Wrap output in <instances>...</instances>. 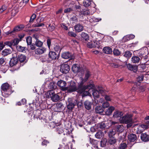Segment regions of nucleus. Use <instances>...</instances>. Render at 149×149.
<instances>
[{
	"label": "nucleus",
	"instance_id": "obj_47",
	"mask_svg": "<svg viewBox=\"0 0 149 149\" xmlns=\"http://www.w3.org/2000/svg\"><path fill=\"white\" fill-rule=\"evenodd\" d=\"M70 21L73 22H77L78 21L77 18L75 16H73L70 19Z\"/></svg>",
	"mask_w": 149,
	"mask_h": 149
},
{
	"label": "nucleus",
	"instance_id": "obj_1",
	"mask_svg": "<svg viewBox=\"0 0 149 149\" xmlns=\"http://www.w3.org/2000/svg\"><path fill=\"white\" fill-rule=\"evenodd\" d=\"M11 89V87L8 83H6L3 84L1 86L2 95L5 97H8L13 92Z\"/></svg>",
	"mask_w": 149,
	"mask_h": 149
},
{
	"label": "nucleus",
	"instance_id": "obj_39",
	"mask_svg": "<svg viewBox=\"0 0 149 149\" xmlns=\"http://www.w3.org/2000/svg\"><path fill=\"white\" fill-rule=\"evenodd\" d=\"M80 13L84 15H86L90 13V11L88 9H83L81 11Z\"/></svg>",
	"mask_w": 149,
	"mask_h": 149
},
{
	"label": "nucleus",
	"instance_id": "obj_57",
	"mask_svg": "<svg viewBox=\"0 0 149 149\" xmlns=\"http://www.w3.org/2000/svg\"><path fill=\"white\" fill-rule=\"evenodd\" d=\"M44 24L43 23L36 24L33 25V27H39L40 26H44Z\"/></svg>",
	"mask_w": 149,
	"mask_h": 149
},
{
	"label": "nucleus",
	"instance_id": "obj_61",
	"mask_svg": "<svg viewBox=\"0 0 149 149\" xmlns=\"http://www.w3.org/2000/svg\"><path fill=\"white\" fill-rule=\"evenodd\" d=\"M4 44L6 45H8L10 47H11L12 45V41H7L4 42Z\"/></svg>",
	"mask_w": 149,
	"mask_h": 149
},
{
	"label": "nucleus",
	"instance_id": "obj_19",
	"mask_svg": "<svg viewBox=\"0 0 149 149\" xmlns=\"http://www.w3.org/2000/svg\"><path fill=\"white\" fill-rule=\"evenodd\" d=\"M128 139L130 141L134 142L136 139L137 137L135 134L131 133L128 135Z\"/></svg>",
	"mask_w": 149,
	"mask_h": 149
},
{
	"label": "nucleus",
	"instance_id": "obj_45",
	"mask_svg": "<svg viewBox=\"0 0 149 149\" xmlns=\"http://www.w3.org/2000/svg\"><path fill=\"white\" fill-rule=\"evenodd\" d=\"M73 9H74V8H72V7H70L68 8L65 9L64 11V12L65 13H68L73 10Z\"/></svg>",
	"mask_w": 149,
	"mask_h": 149
},
{
	"label": "nucleus",
	"instance_id": "obj_21",
	"mask_svg": "<svg viewBox=\"0 0 149 149\" xmlns=\"http://www.w3.org/2000/svg\"><path fill=\"white\" fill-rule=\"evenodd\" d=\"M115 109V108L113 107H110L107 109L105 112V114L107 115H110L113 111Z\"/></svg>",
	"mask_w": 149,
	"mask_h": 149
},
{
	"label": "nucleus",
	"instance_id": "obj_53",
	"mask_svg": "<svg viewBox=\"0 0 149 149\" xmlns=\"http://www.w3.org/2000/svg\"><path fill=\"white\" fill-rule=\"evenodd\" d=\"M143 77L144 76L143 75H141L137 77V81L138 82H140L143 80Z\"/></svg>",
	"mask_w": 149,
	"mask_h": 149
},
{
	"label": "nucleus",
	"instance_id": "obj_9",
	"mask_svg": "<svg viewBox=\"0 0 149 149\" xmlns=\"http://www.w3.org/2000/svg\"><path fill=\"white\" fill-rule=\"evenodd\" d=\"M83 3L84 6L85 7L91 6L94 8L95 6L92 0H84Z\"/></svg>",
	"mask_w": 149,
	"mask_h": 149
},
{
	"label": "nucleus",
	"instance_id": "obj_29",
	"mask_svg": "<svg viewBox=\"0 0 149 149\" xmlns=\"http://www.w3.org/2000/svg\"><path fill=\"white\" fill-rule=\"evenodd\" d=\"M95 136L96 138L100 139L103 138L104 134L102 132L99 131L96 133Z\"/></svg>",
	"mask_w": 149,
	"mask_h": 149
},
{
	"label": "nucleus",
	"instance_id": "obj_40",
	"mask_svg": "<svg viewBox=\"0 0 149 149\" xmlns=\"http://www.w3.org/2000/svg\"><path fill=\"white\" fill-rule=\"evenodd\" d=\"M20 41L18 38H15L12 41V45L15 46L17 45Z\"/></svg>",
	"mask_w": 149,
	"mask_h": 149
},
{
	"label": "nucleus",
	"instance_id": "obj_46",
	"mask_svg": "<svg viewBox=\"0 0 149 149\" xmlns=\"http://www.w3.org/2000/svg\"><path fill=\"white\" fill-rule=\"evenodd\" d=\"M46 57L47 58V61L51 62L53 60H55L56 58V56H46Z\"/></svg>",
	"mask_w": 149,
	"mask_h": 149
},
{
	"label": "nucleus",
	"instance_id": "obj_5",
	"mask_svg": "<svg viewBox=\"0 0 149 149\" xmlns=\"http://www.w3.org/2000/svg\"><path fill=\"white\" fill-rule=\"evenodd\" d=\"M84 82L81 81L78 84V86L77 87V91L78 93H82L86 90V86L84 85Z\"/></svg>",
	"mask_w": 149,
	"mask_h": 149
},
{
	"label": "nucleus",
	"instance_id": "obj_49",
	"mask_svg": "<svg viewBox=\"0 0 149 149\" xmlns=\"http://www.w3.org/2000/svg\"><path fill=\"white\" fill-rule=\"evenodd\" d=\"M110 65L113 68H118L120 66L119 65L115 63H110Z\"/></svg>",
	"mask_w": 149,
	"mask_h": 149
},
{
	"label": "nucleus",
	"instance_id": "obj_14",
	"mask_svg": "<svg viewBox=\"0 0 149 149\" xmlns=\"http://www.w3.org/2000/svg\"><path fill=\"white\" fill-rule=\"evenodd\" d=\"M128 69L131 71H132L133 72H136L138 70L137 67L136 65H132L130 63L127 65Z\"/></svg>",
	"mask_w": 149,
	"mask_h": 149
},
{
	"label": "nucleus",
	"instance_id": "obj_41",
	"mask_svg": "<svg viewBox=\"0 0 149 149\" xmlns=\"http://www.w3.org/2000/svg\"><path fill=\"white\" fill-rule=\"evenodd\" d=\"M76 1L77 0H69L68 1V3L69 4V6L72 7V6L74 5Z\"/></svg>",
	"mask_w": 149,
	"mask_h": 149
},
{
	"label": "nucleus",
	"instance_id": "obj_13",
	"mask_svg": "<svg viewBox=\"0 0 149 149\" xmlns=\"http://www.w3.org/2000/svg\"><path fill=\"white\" fill-rule=\"evenodd\" d=\"M141 138L142 141L147 142L149 141V135L146 133H142L141 135Z\"/></svg>",
	"mask_w": 149,
	"mask_h": 149
},
{
	"label": "nucleus",
	"instance_id": "obj_18",
	"mask_svg": "<svg viewBox=\"0 0 149 149\" xmlns=\"http://www.w3.org/2000/svg\"><path fill=\"white\" fill-rule=\"evenodd\" d=\"M90 76V72L89 71H87L85 74L84 78H81V81L85 83L87 81Z\"/></svg>",
	"mask_w": 149,
	"mask_h": 149
},
{
	"label": "nucleus",
	"instance_id": "obj_25",
	"mask_svg": "<svg viewBox=\"0 0 149 149\" xmlns=\"http://www.w3.org/2000/svg\"><path fill=\"white\" fill-rule=\"evenodd\" d=\"M81 36L83 39L85 41H87L89 39V36L88 35L84 32H82L81 33Z\"/></svg>",
	"mask_w": 149,
	"mask_h": 149
},
{
	"label": "nucleus",
	"instance_id": "obj_7",
	"mask_svg": "<svg viewBox=\"0 0 149 149\" xmlns=\"http://www.w3.org/2000/svg\"><path fill=\"white\" fill-rule=\"evenodd\" d=\"M70 70L69 65L67 64H62L61 66L60 71L63 73H68Z\"/></svg>",
	"mask_w": 149,
	"mask_h": 149
},
{
	"label": "nucleus",
	"instance_id": "obj_27",
	"mask_svg": "<svg viewBox=\"0 0 149 149\" xmlns=\"http://www.w3.org/2000/svg\"><path fill=\"white\" fill-rule=\"evenodd\" d=\"M123 114V113L121 111H116L114 113L113 116L115 118L120 117Z\"/></svg>",
	"mask_w": 149,
	"mask_h": 149
},
{
	"label": "nucleus",
	"instance_id": "obj_10",
	"mask_svg": "<svg viewBox=\"0 0 149 149\" xmlns=\"http://www.w3.org/2000/svg\"><path fill=\"white\" fill-rule=\"evenodd\" d=\"M18 62V58L17 56H13L9 62L10 67H13L17 64Z\"/></svg>",
	"mask_w": 149,
	"mask_h": 149
},
{
	"label": "nucleus",
	"instance_id": "obj_62",
	"mask_svg": "<svg viewBox=\"0 0 149 149\" xmlns=\"http://www.w3.org/2000/svg\"><path fill=\"white\" fill-rule=\"evenodd\" d=\"M47 43L48 48L50 49L51 44V40L50 38H48L47 39Z\"/></svg>",
	"mask_w": 149,
	"mask_h": 149
},
{
	"label": "nucleus",
	"instance_id": "obj_17",
	"mask_svg": "<svg viewBox=\"0 0 149 149\" xmlns=\"http://www.w3.org/2000/svg\"><path fill=\"white\" fill-rule=\"evenodd\" d=\"M46 50V49L45 47H42V48H37L35 50L36 54L40 55L44 53Z\"/></svg>",
	"mask_w": 149,
	"mask_h": 149
},
{
	"label": "nucleus",
	"instance_id": "obj_58",
	"mask_svg": "<svg viewBox=\"0 0 149 149\" xmlns=\"http://www.w3.org/2000/svg\"><path fill=\"white\" fill-rule=\"evenodd\" d=\"M129 36L126 35L124 36L123 38V40L124 42H126L130 40V38H129Z\"/></svg>",
	"mask_w": 149,
	"mask_h": 149
},
{
	"label": "nucleus",
	"instance_id": "obj_30",
	"mask_svg": "<svg viewBox=\"0 0 149 149\" xmlns=\"http://www.w3.org/2000/svg\"><path fill=\"white\" fill-rule=\"evenodd\" d=\"M24 27L23 25H20L15 27L13 29L14 32L22 30Z\"/></svg>",
	"mask_w": 149,
	"mask_h": 149
},
{
	"label": "nucleus",
	"instance_id": "obj_12",
	"mask_svg": "<svg viewBox=\"0 0 149 149\" xmlns=\"http://www.w3.org/2000/svg\"><path fill=\"white\" fill-rule=\"evenodd\" d=\"M57 84L64 91V88L66 85V82L62 80L58 81L57 82Z\"/></svg>",
	"mask_w": 149,
	"mask_h": 149
},
{
	"label": "nucleus",
	"instance_id": "obj_15",
	"mask_svg": "<svg viewBox=\"0 0 149 149\" xmlns=\"http://www.w3.org/2000/svg\"><path fill=\"white\" fill-rule=\"evenodd\" d=\"M72 71L74 73H77L79 72L80 70V68L79 65L78 64H74L72 68Z\"/></svg>",
	"mask_w": 149,
	"mask_h": 149
},
{
	"label": "nucleus",
	"instance_id": "obj_24",
	"mask_svg": "<svg viewBox=\"0 0 149 149\" xmlns=\"http://www.w3.org/2000/svg\"><path fill=\"white\" fill-rule=\"evenodd\" d=\"M95 111L97 113L102 114L104 111V110L100 106H97L95 108Z\"/></svg>",
	"mask_w": 149,
	"mask_h": 149
},
{
	"label": "nucleus",
	"instance_id": "obj_8",
	"mask_svg": "<svg viewBox=\"0 0 149 149\" xmlns=\"http://www.w3.org/2000/svg\"><path fill=\"white\" fill-rule=\"evenodd\" d=\"M63 105L61 102H58L56 104L55 107L54 108L55 111L61 112L63 110Z\"/></svg>",
	"mask_w": 149,
	"mask_h": 149
},
{
	"label": "nucleus",
	"instance_id": "obj_59",
	"mask_svg": "<svg viewBox=\"0 0 149 149\" xmlns=\"http://www.w3.org/2000/svg\"><path fill=\"white\" fill-rule=\"evenodd\" d=\"M115 134V132H113V130H111L109 132L108 136L110 138H112V137L113 135H114Z\"/></svg>",
	"mask_w": 149,
	"mask_h": 149
},
{
	"label": "nucleus",
	"instance_id": "obj_3",
	"mask_svg": "<svg viewBox=\"0 0 149 149\" xmlns=\"http://www.w3.org/2000/svg\"><path fill=\"white\" fill-rule=\"evenodd\" d=\"M132 116L131 115L126 114L120 117L119 118V121L121 123L127 124L132 121Z\"/></svg>",
	"mask_w": 149,
	"mask_h": 149
},
{
	"label": "nucleus",
	"instance_id": "obj_38",
	"mask_svg": "<svg viewBox=\"0 0 149 149\" xmlns=\"http://www.w3.org/2000/svg\"><path fill=\"white\" fill-rule=\"evenodd\" d=\"M18 60L20 61V63L25 62L26 63L27 60L26 59V56H18Z\"/></svg>",
	"mask_w": 149,
	"mask_h": 149
},
{
	"label": "nucleus",
	"instance_id": "obj_34",
	"mask_svg": "<svg viewBox=\"0 0 149 149\" xmlns=\"http://www.w3.org/2000/svg\"><path fill=\"white\" fill-rule=\"evenodd\" d=\"M101 42L100 41H96L93 42V48L97 47L99 48L101 46Z\"/></svg>",
	"mask_w": 149,
	"mask_h": 149
},
{
	"label": "nucleus",
	"instance_id": "obj_36",
	"mask_svg": "<svg viewBox=\"0 0 149 149\" xmlns=\"http://www.w3.org/2000/svg\"><path fill=\"white\" fill-rule=\"evenodd\" d=\"M90 142L91 144L94 146H93L95 148L94 149H99L97 148V146L95 145L96 141L94 140L93 139H92L91 138H90Z\"/></svg>",
	"mask_w": 149,
	"mask_h": 149
},
{
	"label": "nucleus",
	"instance_id": "obj_33",
	"mask_svg": "<svg viewBox=\"0 0 149 149\" xmlns=\"http://www.w3.org/2000/svg\"><path fill=\"white\" fill-rule=\"evenodd\" d=\"M35 45L38 47H41L43 45V42L39 40H37L35 42Z\"/></svg>",
	"mask_w": 149,
	"mask_h": 149
},
{
	"label": "nucleus",
	"instance_id": "obj_51",
	"mask_svg": "<svg viewBox=\"0 0 149 149\" xmlns=\"http://www.w3.org/2000/svg\"><path fill=\"white\" fill-rule=\"evenodd\" d=\"M68 35L71 37H75L76 36V34L72 31H69L68 33Z\"/></svg>",
	"mask_w": 149,
	"mask_h": 149
},
{
	"label": "nucleus",
	"instance_id": "obj_55",
	"mask_svg": "<svg viewBox=\"0 0 149 149\" xmlns=\"http://www.w3.org/2000/svg\"><path fill=\"white\" fill-rule=\"evenodd\" d=\"M86 88L87 89H90L91 88H93L94 87V85L93 84H90L89 85H86Z\"/></svg>",
	"mask_w": 149,
	"mask_h": 149
},
{
	"label": "nucleus",
	"instance_id": "obj_6",
	"mask_svg": "<svg viewBox=\"0 0 149 149\" xmlns=\"http://www.w3.org/2000/svg\"><path fill=\"white\" fill-rule=\"evenodd\" d=\"M93 95L94 97L98 98L100 96V95L102 96L104 95L105 91L102 88H100L98 90L94 91L93 92Z\"/></svg>",
	"mask_w": 149,
	"mask_h": 149
},
{
	"label": "nucleus",
	"instance_id": "obj_11",
	"mask_svg": "<svg viewBox=\"0 0 149 149\" xmlns=\"http://www.w3.org/2000/svg\"><path fill=\"white\" fill-rule=\"evenodd\" d=\"M57 126L56 128V131L59 134H61L64 132V130L63 127H62V126L61 124H56Z\"/></svg>",
	"mask_w": 149,
	"mask_h": 149
},
{
	"label": "nucleus",
	"instance_id": "obj_32",
	"mask_svg": "<svg viewBox=\"0 0 149 149\" xmlns=\"http://www.w3.org/2000/svg\"><path fill=\"white\" fill-rule=\"evenodd\" d=\"M148 50L147 49H142L139 52V56H142L143 55L147 56L148 54Z\"/></svg>",
	"mask_w": 149,
	"mask_h": 149
},
{
	"label": "nucleus",
	"instance_id": "obj_20",
	"mask_svg": "<svg viewBox=\"0 0 149 149\" xmlns=\"http://www.w3.org/2000/svg\"><path fill=\"white\" fill-rule=\"evenodd\" d=\"M103 52L107 54H110L112 52L111 49L109 47H106L103 49Z\"/></svg>",
	"mask_w": 149,
	"mask_h": 149
},
{
	"label": "nucleus",
	"instance_id": "obj_64",
	"mask_svg": "<svg viewBox=\"0 0 149 149\" xmlns=\"http://www.w3.org/2000/svg\"><path fill=\"white\" fill-rule=\"evenodd\" d=\"M72 8H74V9H73V10H76L78 9H80L81 8V7L80 6H77L74 5L72 6Z\"/></svg>",
	"mask_w": 149,
	"mask_h": 149
},
{
	"label": "nucleus",
	"instance_id": "obj_43",
	"mask_svg": "<svg viewBox=\"0 0 149 149\" xmlns=\"http://www.w3.org/2000/svg\"><path fill=\"white\" fill-rule=\"evenodd\" d=\"M113 54L116 56H119L120 54V52L117 49H115L113 51Z\"/></svg>",
	"mask_w": 149,
	"mask_h": 149
},
{
	"label": "nucleus",
	"instance_id": "obj_22",
	"mask_svg": "<svg viewBox=\"0 0 149 149\" xmlns=\"http://www.w3.org/2000/svg\"><path fill=\"white\" fill-rule=\"evenodd\" d=\"M17 49L18 51L23 53L26 52V50H27L26 47H22L20 45L17 46Z\"/></svg>",
	"mask_w": 149,
	"mask_h": 149
},
{
	"label": "nucleus",
	"instance_id": "obj_60",
	"mask_svg": "<svg viewBox=\"0 0 149 149\" xmlns=\"http://www.w3.org/2000/svg\"><path fill=\"white\" fill-rule=\"evenodd\" d=\"M103 96H104V98L107 101H110L111 100V98L109 96L105 94V95Z\"/></svg>",
	"mask_w": 149,
	"mask_h": 149
},
{
	"label": "nucleus",
	"instance_id": "obj_26",
	"mask_svg": "<svg viewBox=\"0 0 149 149\" xmlns=\"http://www.w3.org/2000/svg\"><path fill=\"white\" fill-rule=\"evenodd\" d=\"M11 50L9 49H6L2 51V55L3 56H6L11 54Z\"/></svg>",
	"mask_w": 149,
	"mask_h": 149
},
{
	"label": "nucleus",
	"instance_id": "obj_50",
	"mask_svg": "<svg viewBox=\"0 0 149 149\" xmlns=\"http://www.w3.org/2000/svg\"><path fill=\"white\" fill-rule=\"evenodd\" d=\"M127 146L126 143H125L123 142L120 144V149H125Z\"/></svg>",
	"mask_w": 149,
	"mask_h": 149
},
{
	"label": "nucleus",
	"instance_id": "obj_44",
	"mask_svg": "<svg viewBox=\"0 0 149 149\" xmlns=\"http://www.w3.org/2000/svg\"><path fill=\"white\" fill-rule=\"evenodd\" d=\"M26 41L27 45H31L32 42V38L31 36H28L26 38Z\"/></svg>",
	"mask_w": 149,
	"mask_h": 149
},
{
	"label": "nucleus",
	"instance_id": "obj_23",
	"mask_svg": "<svg viewBox=\"0 0 149 149\" xmlns=\"http://www.w3.org/2000/svg\"><path fill=\"white\" fill-rule=\"evenodd\" d=\"M92 103L88 100L85 102L84 104L85 108L88 110L90 109L91 108Z\"/></svg>",
	"mask_w": 149,
	"mask_h": 149
},
{
	"label": "nucleus",
	"instance_id": "obj_4",
	"mask_svg": "<svg viewBox=\"0 0 149 149\" xmlns=\"http://www.w3.org/2000/svg\"><path fill=\"white\" fill-rule=\"evenodd\" d=\"M77 87L76 83L74 82H72L69 86L64 88V91H67L68 93L75 91H77Z\"/></svg>",
	"mask_w": 149,
	"mask_h": 149
},
{
	"label": "nucleus",
	"instance_id": "obj_31",
	"mask_svg": "<svg viewBox=\"0 0 149 149\" xmlns=\"http://www.w3.org/2000/svg\"><path fill=\"white\" fill-rule=\"evenodd\" d=\"M124 130V127L123 125H118L116 128V130L118 132H122Z\"/></svg>",
	"mask_w": 149,
	"mask_h": 149
},
{
	"label": "nucleus",
	"instance_id": "obj_48",
	"mask_svg": "<svg viewBox=\"0 0 149 149\" xmlns=\"http://www.w3.org/2000/svg\"><path fill=\"white\" fill-rule=\"evenodd\" d=\"M109 105V102H105L103 103L102 106L103 108H106L108 107Z\"/></svg>",
	"mask_w": 149,
	"mask_h": 149
},
{
	"label": "nucleus",
	"instance_id": "obj_54",
	"mask_svg": "<svg viewBox=\"0 0 149 149\" xmlns=\"http://www.w3.org/2000/svg\"><path fill=\"white\" fill-rule=\"evenodd\" d=\"M99 126L100 128L101 129H104L107 127V126L103 122L101 123V124H100Z\"/></svg>",
	"mask_w": 149,
	"mask_h": 149
},
{
	"label": "nucleus",
	"instance_id": "obj_28",
	"mask_svg": "<svg viewBox=\"0 0 149 149\" xmlns=\"http://www.w3.org/2000/svg\"><path fill=\"white\" fill-rule=\"evenodd\" d=\"M136 52H133V51H127L125 52L124 56H131L132 55H135Z\"/></svg>",
	"mask_w": 149,
	"mask_h": 149
},
{
	"label": "nucleus",
	"instance_id": "obj_2",
	"mask_svg": "<svg viewBox=\"0 0 149 149\" xmlns=\"http://www.w3.org/2000/svg\"><path fill=\"white\" fill-rule=\"evenodd\" d=\"M47 98H51L52 100L54 102H57L60 99L59 93L55 94L53 90L49 91L47 93Z\"/></svg>",
	"mask_w": 149,
	"mask_h": 149
},
{
	"label": "nucleus",
	"instance_id": "obj_52",
	"mask_svg": "<svg viewBox=\"0 0 149 149\" xmlns=\"http://www.w3.org/2000/svg\"><path fill=\"white\" fill-rule=\"evenodd\" d=\"M36 15L35 14H33L31 17V18H30V19L29 20V22H33V20L36 18Z\"/></svg>",
	"mask_w": 149,
	"mask_h": 149
},
{
	"label": "nucleus",
	"instance_id": "obj_56",
	"mask_svg": "<svg viewBox=\"0 0 149 149\" xmlns=\"http://www.w3.org/2000/svg\"><path fill=\"white\" fill-rule=\"evenodd\" d=\"M7 8V7L4 5L2 6L0 8V14L2 13Z\"/></svg>",
	"mask_w": 149,
	"mask_h": 149
},
{
	"label": "nucleus",
	"instance_id": "obj_35",
	"mask_svg": "<svg viewBox=\"0 0 149 149\" xmlns=\"http://www.w3.org/2000/svg\"><path fill=\"white\" fill-rule=\"evenodd\" d=\"M116 142V139L114 137L110 138L109 141V143L110 145H114Z\"/></svg>",
	"mask_w": 149,
	"mask_h": 149
},
{
	"label": "nucleus",
	"instance_id": "obj_37",
	"mask_svg": "<svg viewBox=\"0 0 149 149\" xmlns=\"http://www.w3.org/2000/svg\"><path fill=\"white\" fill-rule=\"evenodd\" d=\"M140 60V58L138 56H132V61L134 63H138Z\"/></svg>",
	"mask_w": 149,
	"mask_h": 149
},
{
	"label": "nucleus",
	"instance_id": "obj_42",
	"mask_svg": "<svg viewBox=\"0 0 149 149\" xmlns=\"http://www.w3.org/2000/svg\"><path fill=\"white\" fill-rule=\"evenodd\" d=\"M74 105L75 104L73 103L70 102L67 105V108L70 110H71L74 107Z\"/></svg>",
	"mask_w": 149,
	"mask_h": 149
},
{
	"label": "nucleus",
	"instance_id": "obj_16",
	"mask_svg": "<svg viewBox=\"0 0 149 149\" xmlns=\"http://www.w3.org/2000/svg\"><path fill=\"white\" fill-rule=\"evenodd\" d=\"M83 26L79 24H77L74 26V29L77 32H80L83 30Z\"/></svg>",
	"mask_w": 149,
	"mask_h": 149
},
{
	"label": "nucleus",
	"instance_id": "obj_63",
	"mask_svg": "<svg viewBox=\"0 0 149 149\" xmlns=\"http://www.w3.org/2000/svg\"><path fill=\"white\" fill-rule=\"evenodd\" d=\"M62 56H72L71 54L69 52H67L63 53L62 54Z\"/></svg>",
	"mask_w": 149,
	"mask_h": 149
}]
</instances>
